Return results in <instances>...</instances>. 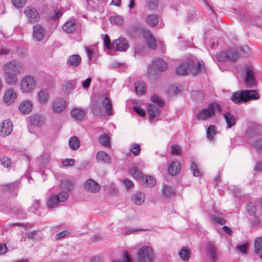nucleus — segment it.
<instances>
[{
    "mask_svg": "<svg viewBox=\"0 0 262 262\" xmlns=\"http://www.w3.org/2000/svg\"><path fill=\"white\" fill-rule=\"evenodd\" d=\"M91 105L92 113L95 116H100L102 115V106L107 115L110 116L113 114L112 104L105 94L94 97L92 99Z\"/></svg>",
    "mask_w": 262,
    "mask_h": 262,
    "instance_id": "nucleus-1",
    "label": "nucleus"
},
{
    "mask_svg": "<svg viewBox=\"0 0 262 262\" xmlns=\"http://www.w3.org/2000/svg\"><path fill=\"white\" fill-rule=\"evenodd\" d=\"M258 94L254 90H241L234 92L231 96V100L235 103L246 102L253 99H258Z\"/></svg>",
    "mask_w": 262,
    "mask_h": 262,
    "instance_id": "nucleus-2",
    "label": "nucleus"
},
{
    "mask_svg": "<svg viewBox=\"0 0 262 262\" xmlns=\"http://www.w3.org/2000/svg\"><path fill=\"white\" fill-rule=\"evenodd\" d=\"M151 100L154 104H149L147 106V113L150 120L153 119L159 114V107H163L164 104L163 100L156 95L151 96Z\"/></svg>",
    "mask_w": 262,
    "mask_h": 262,
    "instance_id": "nucleus-3",
    "label": "nucleus"
},
{
    "mask_svg": "<svg viewBox=\"0 0 262 262\" xmlns=\"http://www.w3.org/2000/svg\"><path fill=\"white\" fill-rule=\"evenodd\" d=\"M68 197V193L65 191H61L57 195L51 196L47 202V208L51 209L60 205V203L67 200Z\"/></svg>",
    "mask_w": 262,
    "mask_h": 262,
    "instance_id": "nucleus-4",
    "label": "nucleus"
},
{
    "mask_svg": "<svg viewBox=\"0 0 262 262\" xmlns=\"http://www.w3.org/2000/svg\"><path fill=\"white\" fill-rule=\"evenodd\" d=\"M152 248L150 246H143L137 253L138 262H154Z\"/></svg>",
    "mask_w": 262,
    "mask_h": 262,
    "instance_id": "nucleus-5",
    "label": "nucleus"
},
{
    "mask_svg": "<svg viewBox=\"0 0 262 262\" xmlns=\"http://www.w3.org/2000/svg\"><path fill=\"white\" fill-rule=\"evenodd\" d=\"M36 84V80L33 76H25L20 82V91L23 93H29L35 89Z\"/></svg>",
    "mask_w": 262,
    "mask_h": 262,
    "instance_id": "nucleus-6",
    "label": "nucleus"
},
{
    "mask_svg": "<svg viewBox=\"0 0 262 262\" xmlns=\"http://www.w3.org/2000/svg\"><path fill=\"white\" fill-rule=\"evenodd\" d=\"M188 68H190V72L193 76H196L200 73L202 72L204 70V66L202 61H199L195 57H191L188 60Z\"/></svg>",
    "mask_w": 262,
    "mask_h": 262,
    "instance_id": "nucleus-7",
    "label": "nucleus"
},
{
    "mask_svg": "<svg viewBox=\"0 0 262 262\" xmlns=\"http://www.w3.org/2000/svg\"><path fill=\"white\" fill-rule=\"evenodd\" d=\"M24 14L27 17L28 23H35L38 21L39 15L36 9L32 6H28L25 8Z\"/></svg>",
    "mask_w": 262,
    "mask_h": 262,
    "instance_id": "nucleus-8",
    "label": "nucleus"
},
{
    "mask_svg": "<svg viewBox=\"0 0 262 262\" xmlns=\"http://www.w3.org/2000/svg\"><path fill=\"white\" fill-rule=\"evenodd\" d=\"M168 68L167 62L162 58H155L152 61L150 69L156 72H162Z\"/></svg>",
    "mask_w": 262,
    "mask_h": 262,
    "instance_id": "nucleus-9",
    "label": "nucleus"
},
{
    "mask_svg": "<svg viewBox=\"0 0 262 262\" xmlns=\"http://www.w3.org/2000/svg\"><path fill=\"white\" fill-rule=\"evenodd\" d=\"M83 187L86 191L97 193L101 189V186L92 179H87L84 183Z\"/></svg>",
    "mask_w": 262,
    "mask_h": 262,
    "instance_id": "nucleus-10",
    "label": "nucleus"
},
{
    "mask_svg": "<svg viewBox=\"0 0 262 262\" xmlns=\"http://www.w3.org/2000/svg\"><path fill=\"white\" fill-rule=\"evenodd\" d=\"M6 70H10L15 74L20 73L24 69L23 63L16 61H13L6 63L4 66Z\"/></svg>",
    "mask_w": 262,
    "mask_h": 262,
    "instance_id": "nucleus-11",
    "label": "nucleus"
},
{
    "mask_svg": "<svg viewBox=\"0 0 262 262\" xmlns=\"http://www.w3.org/2000/svg\"><path fill=\"white\" fill-rule=\"evenodd\" d=\"M13 131V124L9 120H4L0 125V136L6 137Z\"/></svg>",
    "mask_w": 262,
    "mask_h": 262,
    "instance_id": "nucleus-12",
    "label": "nucleus"
},
{
    "mask_svg": "<svg viewBox=\"0 0 262 262\" xmlns=\"http://www.w3.org/2000/svg\"><path fill=\"white\" fill-rule=\"evenodd\" d=\"M213 114V102L210 103L208 108L201 110L196 116L199 120H205Z\"/></svg>",
    "mask_w": 262,
    "mask_h": 262,
    "instance_id": "nucleus-13",
    "label": "nucleus"
},
{
    "mask_svg": "<svg viewBox=\"0 0 262 262\" xmlns=\"http://www.w3.org/2000/svg\"><path fill=\"white\" fill-rule=\"evenodd\" d=\"M67 103L63 98H57L53 102L52 109L53 112L59 113L62 112L66 107Z\"/></svg>",
    "mask_w": 262,
    "mask_h": 262,
    "instance_id": "nucleus-14",
    "label": "nucleus"
},
{
    "mask_svg": "<svg viewBox=\"0 0 262 262\" xmlns=\"http://www.w3.org/2000/svg\"><path fill=\"white\" fill-rule=\"evenodd\" d=\"M33 107V102L29 100L23 101L19 105V112L24 115H28L32 112Z\"/></svg>",
    "mask_w": 262,
    "mask_h": 262,
    "instance_id": "nucleus-15",
    "label": "nucleus"
},
{
    "mask_svg": "<svg viewBox=\"0 0 262 262\" xmlns=\"http://www.w3.org/2000/svg\"><path fill=\"white\" fill-rule=\"evenodd\" d=\"M113 49L121 52L126 50L129 47V45L125 38H119L113 43Z\"/></svg>",
    "mask_w": 262,
    "mask_h": 262,
    "instance_id": "nucleus-16",
    "label": "nucleus"
},
{
    "mask_svg": "<svg viewBox=\"0 0 262 262\" xmlns=\"http://www.w3.org/2000/svg\"><path fill=\"white\" fill-rule=\"evenodd\" d=\"M4 77L6 83L11 85H15L18 82L16 74L11 72L10 70L4 68Z\"/></svg>",
    "mask_w": 262,
    "mask_h": 262,
    "instance_id": "nucleus-17",
    "label": "nucleus"
},
{
    "mask_svg": "<svg viewBox=\"0 0 262 262\" xmlns=\"http://www.w3.org/2000/svg\"><path fill=\"white\" fill-rule=\"evenodd\" d=\"M45 35L44 28L39 24L33 26V37L36 41L41 40Z\"/></svg>",
    "mask_w": 262,
    "mask_h": 262,
    "instance_id": "nucleus-18",
    "label": "nucleus"
},
{
    "mask_svg": "<svg viewBox=\"0 0 262 262\" xmlns=\"http://www.w3.org/2000/svg\"><path fill=\"white\" fill-rule=\"evenodd\" d=\"M17 98V93L12 88L8 89L5 92L3 100L5 103L10 104L13 103Z\"/></svg>",
    "mask_w": 262,
    "mask_h": 262,
    "instance_id": "nucleus-19",
    "label": "nucleus"
},
{
    "mask_svg": "<svg viewBox=\"0 0 262 262\" xmlns=\"http://www.w3.org/2000/svg\"><path fill=\"white\" fill-rule=\"evenodd\" d=\"M246 78L245 82L247 84L251 86L255 83V78L253 74V69L251 66L247 65L245 67Z\"/></svg>",
    "mask_w": 262,
    "mask_h": 262,
    "instance_id": "nucleus-20",
    "label": "nucleus"
},
{
    "mask_svg": "<svg viewBox=\"0 0 262 262\" xmlns=\"http://www.w3.org/2000/svg\"><path fill=\"white\" fill-rule=\"evenodd\" d=\"M143 35L148 47L152 49L157 48L156 40L149 30H145L143 31Z\"/></svg>",
    "mask_w": 262,
    "mask_h": 262,
    "instance_id": "nucleus-21",
    "label": "nucleus"
},
{
    "mask_svg": "<svg viewBox=\"0 0 262 262\" xmlns=\"http://www.w3.org/2000/svg\"><path fill=\"white\" fill-rule=\"evenodd\" d=\"M32 240L35 242H39L42 239V233L39 230H33L25 233V239Z\"/></svg>",
    "mask_w": 262,
    "mask_h": 262,
    "instance_id": "nucleus-22",
    "label": "nucleus"
},
{
    "mask_svg": "<svg viewBox=\"0 0 262 262\" xmlns=\"http://www.w3.org/2000/svg\"><path fill=\"white\" fill-rule=\"evenodd\" d=\"M38 101L40 104H45L47 103L50 99L49 91L46 89L40 90L37 93Z\"/></svg>",
    "mask_w": 262,
    "mask_h": 262,
    "instance_id": "nucleus-23",
    "label": "nucleus"
},
{
    "mask_svg": "<svg viewBox=\"0 0 262 262\" xmlns=\"http://www.w3.org/2000/svg\"><path fill=\"white\" fill-rule=\"evenodd\" d=\"M96 159L98 162L110 164L111 163V158L105 152L99 151L96 154Z\"/></svg>",
    "mask_w": 262,
    "mask_h": 262,
    "instance_id": "nucleus-24",
    "label": "nucleus"
},
{
    "mask_svg": "<svg viewBox=\"0 0 262 262\" xmlns=\"http://www.w3.org/2000/svg\"><path fill=\"white\" fill-rule=\"evenodd\" d=\"M81 62V57L78 54H73L70 56L67 61V64L69 67H76Z\"/></svg>",
    "mask_w": 262,
    "mask_h": 262,
    "instance_id": "nucleus-25",
    "label": "nucleus"
},
{
    "mask_svg": "<svg viewBox=\"0 0 262 262\" xmlns=\"http://www.w3.org/2000/svg\"><path fill=\"white\" fill-rule=\"evenodd\" d=\"M145 195L142 192H137L134 193L132 196L133 203L137 205H142L145 201Z\"/></svg>",
    "mask_w": 262,
    "mask_h": 262,
    "instance_id": "nucleus-26",
    "label": "nucleus"
},
{
    "mask_svg": "<svg viewBox=\"0 0 262 262\" xmlns=\"http://www.w3.org/2000/svg\"><path fill=\"white\" fill-rule=\"evenodd\" d=\"M142 185L144 187H153L156 184V180L150 176H143L140 179Z\"/></svg>",
    "mask_w": 262,
    "mask_h": 262,
    "instance_id": "nucleus-27",
    "label": "nucleus"
},
{
    "mask_svg": "<svg viewBox=\"0 0 262 262\" xmlns=\"http://www.w3.org/2000/svg\"><path fill=\"white\" fill-rule=\"evenodd\" d=\"M146 22L150 27H155L159 22V16L157 14H149L146 17Z\"/></svg>",
    "mask_w": 262,
    "mask_h": 262,
    "instance_id": "nucleus-28",
    "label": "nucleus"
},
{
    "mask_svg": "<svg viewBox=\"0 0 262 262\" xmlns=\"http://www.w3.org/2000/svg\"><path fill=\"white\" fill-rule=\"evenodd\" d=\"M77 27V25L74 20L68 21L66 23L62 26V29L64 31L68 33L73 32L76 30Z\"/></svg>",
    "mask_w": 262,
    "mask_h": 262,
    "instance_id": "nucleus-29",
    "label": "nucleus"
},
{
    "mask_svg": "<svg viewBox=\"0 0 262 262\" xmlns=\"http://www.w3.org/2000/svg\"><path fill=\"white\" fill-rule=\"evenodd\" d=\"M180 258L183 261H187L190 257L191 251L187 247H183L179 252Z\"/></svg>",
    "mask_w": 262,
    "mask_h": 262,
    "instance_id": "nucleus-30",
    "label": "nucleus"
},
{
    "mask_svg": "<svg viewBox=\"0 0 262 262\" xmlns=\"http://www.w3.org/2000/svg\"><path fill=\"white\" fill-rule=\"evenodd\" d=\"M135 89L136 93L138 95H142L144 94L146 90L145 84L142 81H138L135 82Z\"/></svg>",
    "mask_w": 262,
    "mask_h": 262,
    "instance_id": "nucleus-31",
    "label": "nucleus"
},
{
    "mask_svg": "<svg viewBox=\"0 0 262 262\" xmlns=\"http://www.w3.org/2000/svg\"><path fill=\"white\" fill-rule=\"evenodd\" d=\"M190 70L187 61L186 62H184L177 68L176 73L179 75H185Z\"/></svg>",
    "mask_w": 262,
    "mask_h": 262,
    "instance_id": "nucleus-32",
    "label": "nucleus"
},
{
    "mask_svg": "<svg viewBox=\"0 0 262 262\" xmlns=\"http://www.w3.org/2000/svg\"><path fill=\"white\" fill-rule=\"evenodd\" d=\"M162 191L164 196L167 198L174 195L176 193V190L173 187L166 184L164 185Z\"/></svg>",
    "mask_w": 262,
    "mask_h": 262,
    "instance_id": "nucleus-33",
    "label": "nucleus"
},
{
    "mask_svg": "<svg viewBox=\"0 0 262 262\" xmlns=\"http://www.w3.org/2000/svg\"><path fill=\"white\" fill-rule=\"evenodd\" d=\"M224 117L228 128H231L236 124V120L233 115L230 113H225L224 115Z\"/></svg>",
    "mask_w": 262,
    "mask_h": 262,
    "instance_id": "nucleus-34",
    "label": "nucleus"
},
{
    "mask_svg": "<svg viewBox=\"0 0 262 262\" xmlns=\"http://www.w3.org/2000/svg\"><path fill=\"white\" fill-rule=\"evenodd\" d=\"M180 171V165L177 162H172L168 167V172L171 175H176Z\"/></svg>",
    "mask_w": 262,
    "mask_h": 262,
    "instance_id": "nucleus-35",
    "label": "nucleus"
},
{
    "mask_svg": "<svg viewBox=\"0 0 262 262\" xmlns=\"http://www.w3.org/2000/svg\"><path fill=\"white\" fill-rule=\"evenodd\" d=\"M71 116L76 120H81L83 119L85 112L82 110L75 108L71 111Z\"/></svg>",
    "mask_w": 262,
    "mask_h": 262,
    "instance_id": "nucleus-36",
    "label": "nucleus"
},
{
    "mask_svg": "<svg viewBox=\"0 0 262 262\" xmlns=\"http://www.w3.org/2000/svg\"><path fill=\"white\" fill-rule=\"evenodd\" d=\"M75 82L74 81H69L63 85V91L66 94H69L75 89Z\"/></svg>",
    "mask_w": 262,
    "mask_h": 262,
    "instance_id": "nucleus-37",
    "label": "nucleus"
},
{
    "mask_svg": "<svg viewBox=\"0 0 262 262\" xmlns=\"http://www.w3.org/2000/svg\"><path fill=\"white\" fill-rule=\"evenodd\" d=\"M80 144L79 139L76 136L72 137L69 139V146L70 148L74 150H76L79 148Z\"/></svg>",
    "mask_w": 262,
    "mask_h": 262,
    "instance_id": "nucleus-38",
    "label": "nucleus"
},
{
    "mask_svg": "<svg viewBox=\"0 0 262 262\" xmlns=\"http://www.w3.org/2000/svg\"><path fill=\"white\" fill-rule=\"evenodd\" d=\"M130 174L136 179H139L140 180L143 177L142 172L138 169L136 166H133L129 169Z\"/></svg>",
    "mask_w": 262,
    "mask_h": 262,
    "instance_id": "nucleus-39",
    "label": "nucleus"
},
{
    "mask_svg": "<svg viewBox=\"0 0 262 262\" xmlns=\"http://www.w3.org/2000/svg\"><path fill=\"white\" fill-rule=\"evenodd\" d=\"M31 122L34 125L40 126L44 123V120L42 116L39 115H35L31 117Z\"/></svg>",
    "mask_w": 262,
    "mask_h": 262,
    "instance_id": "nucleus-40",
    "label": "nucleus"
},
{
    "mask_svg": "<svg viewBox=\"0 0 262 262\" xmlns=\"http://www.w3.org/2000/svg\"><path fill=\"white\" fill-rule=\"evenodd\" d=\"M254 252L257 254H259L262 252V237H259L255 239Z\"/></svg>",
    "mask_w": 262,
    "mask_h": 262,
    "instance_id": "nucleus-41",
    "label": "nucleus"
},
{
    "mask_svg": "<svg viewBox=\"0 0 262 262\" xmlns=\"http://www.w3.org/2000/svg\"><path fill=\"white\" fill-rule=\"evenodd\" d=\"M227 55H228V60L233 61L238 57V53L236 50L230 49L226 51Z\"/></svg>",
    "mask_w": 262,
    "mask_h": 262,
    "instance_id": "nucleus-42",
    "label": "nucleus"
},
{
    "mask_svg": "<svg viewBox=\"0 0 262 262\" xmlns=\"http://www.w3.org/2000/svg\"><path fill=\"white\" fill-rule=\"evenodd\" d=\"M19 183L18 182H14L10 184L3 185L2 186V189L3 191L9 192L12 190L15 189L18 187Z\"/></svg>",
    "mask_w": 262,
    "mask_h": 262,
    "instance_id": "nucleus-43",
    "label": "nucleus"
},
{
    "mask_svg": "<svg viewBox=\"0 0 262 262\" xmlns=\"http://www.w3.org/2000/svg\"><path fill=\"white\" fill-rule=\"evenodd\" d=\"M110 22L111 24L121 26L124 23L123 17L120 15L112 16L110 18Z\"/></svg>",
    "mask_w": 262,
    "mask_h": 262,
    "instance_id": "nucleus-44",
    "label": "nucleus"
},
{
    "mask_svg": "<svg viewBox=\"0 0 262 262\" xmlns=\"http://www.w3.org/2000/svg\"><path fill=\"white\" fill-rule=\"evenodd\" d=\"M61 187L64 190L63 191L67 192L71 190L73 187V183L70 180H63L61 182Z\"/></svg>",
    "mask_w": 262,
    "mask_h": 262,
    "instance_id": "nucleus-45",
    "label": "nucleus"
},
{
    "mask_svg": "<svg viewBox=\"0 0 262 262\" xmlns=\"http://www.w3.org/2000/svg\"><path fill=\"white\" fill-rule=\"evenodd\" d=\"M99 141L101 145L106 147L110 146L109 137L107 134H103L99 138Z\"/></svg>",
    "mask_w": 262,
    "mask_h": 262,
    "instance_id": "nucleus-46",
    "label": "nucleus"
},
{
    "mask_svg": "<svg viewBox=\"0 0 262 262\" xmlns=\"http://www.w3.org/2000/svg\"><path fill=\"white\" fill-rule=\"evenodd\" d=\"M129 150L134 156H138L141 151L140 146L139 144L133 143L130 145Z\"/></svg>",
    "mask_w": 262,
    "mask_h": 262,
    "instance_id": "nucleus-47",
    "label": "nucleus"
},
{
    "mask_svg": "<svg viewBox=\"0 0 262 262\" xmlns=\"http://www.w3.org/2000/svg\"><path fill=\"white\" fill-rule=\"evenodd\" d=\"M228 55H227L226 51H222L217 53L216 54V58L220 61H225L228 60Z\"/></svg>",
    "mask_w": 262,
    "mask_h": 262,
    "instance_id": "nucleus-48",
    "label": "nucleus"
},
{
    "mask_svg": "<svg viewBox=\"0 0 262 262\" xmlns=\"http://www.w3.org/2000/svg\"><path fill=\"white\" fill-rule=\"evenodd\" d=\"M190 169L193 172V174L194 177H200L201 176V172L197 168L196 164L193 161L191 163Z\"/></svg>",
    "mask_w": 262,
    "mask_h": 262,
    "instance_id": "nucleus-49",
    "label": "nucleus"
},
{
    "mask_svg": "<svg viewBox=\"0 0 262 262\" xmlns=\"http://www.w3.org/2000/svg\"><path fill=\"white\" fill-rule=\"evenodd\" d=\"M27 0H12V3L17 8H23L26 4Z\"/></svg>",
    "mask_w": 262,
    "mask_h": 262,
    "instance_id": "nucleus-50",
    "label": "nucleus"
},
{
    "mask_svg": "<svg viewBox=\"0 0 262 262\" xmlns=\"http://www.w3.org/2000/svg\"><path fill=\"white\" fill-rule=\"evenodd\" d=\"M158 0H146V6L150 9H155L158 6Z\"/></svg>",
    "mask_w": 262,
    "mask_h": 262,
    "instance_id": "nucleus-51",
    "label": "nucleus"
},
{
    "mask_svg": "<svg viewBox=\"0 0 262 262\" xmlns=\"http://www.w3.org/2000/svg\"><path fill=\"white\" fill-rule=\"evenodd\" d=\"M199 18L198 14L195 11H190L188 13L187 20L189 22L194 21Z\"/></svg>",
    "mask_w": 262,
    "mask_h": 262,
    "instance_id": "nucleus-52",
    "label": "nucleus"
},
{
    "mask_svg": "<svg viewBox=\"0 0 262 262\" xmlns=\"http://www.w3.org/2000/svg\"><path fill=\"white\" fill-rule=\"evenodd\" d=\"M246 210L250 214H254L256 211L255 205L251 203H248L247 205Z\"/></svg>",
    "mask_w": 262,
    "mask_h": 262,
    "instance_id": "nucleus-53",
    "label": "nucleus"
},
{
    "mask_svg": "<svg viewBox=\"0 0 262 262\" xmlns=\"http://www.w3.org/2000/svg\"><path fill=\"white\" fill-rule=\"evenodd\" d=\"M171 154L173 155H181V148L178 145H172L171 146Z\"/></svg>",
    "mask_w": 262,
    "mask_h": 262,
    "instance_id": "nucleus-54",
    "label": "nucleus"
},
{
    "mask_svg": "<svg viewBox=\"0 0 262 262\" xmlns=\"http://www.w3.org/2000/svg\"><path fill=\"white\" fill-rule=\"evenodd\" d=\"M1 164L5 167L8 168L11 164V160L7 157H4L1 159Z\"/></svg>",
    "mask_w": 262,
    "mask_h": 262,
    "instance_id": "nucleus-55",
    "label": "nucleus"
},
{
    "mask_svg": "<svg viewBox=\"0 0 262 262\" xmlns=\"http://www.w3.org/2000/svg\"><path fill=\"white\" fill-rule=\"evenodd\" d=\"M75 163V161L73 159H66L62 162V164L64 167L73 166Z\"/></svg>",
    "mask_w": 262,
    "mask_h": 262,
    "instance_id": "nucleus-56",
    "label": "nucleus"
},
{
    "mask_svg": "<svg viewBox=\"0 0 262 262\" xmlns=\"http://www.w3.org/2000/svg\"><path fill=\"white\" fill-rule=\"evenodd\" d=\"M62 13L57 8L54 9L53 14L50 16V18L54 20L58 19L61 15Z\"/></svg>",
    "mask_w": 262,
    "mask_h": 262,
    "instance_id": "nucleus-57",
    "label": "nucleus"
},
{
    "mask_svg": "<svg viewBox=\"0 0 262 262\" xmlns=\"http://www.w3.org/2000/svg\"><path fill=\"white\" fill-rule=\"evenodd\" d=\"M104 45L108 49H112L113 48V44L111 43L110 37L108 35H105L104 38Z\"/></svg>",
    "mask_w": 262,
    "mask_h": 262,
    "instance_id": "nucleus-58",
    "label": "nucleus"
},
{
    "mask_svg": "<svg viewBox=\"0 0 262 262\" xmlns=\"http://www.w3.org/2000/svg\"><path fill=\"white\" fill-rule=\"evenodd\" d=\"M248 246H249L248 244L246 243V244L237 246V249L241 253L246 254L247 252V250Z\"/></svg>",
    "mask_w": 262,
    "mask_h": 262,
    "instance_id": "nucleus-59",
    "label": "nucleus"
},
{
    "mask_svg": "<svg viewBox=\"0 0 262 262\" xmlns=\"http://www.w3.org/2000/svg\"><path fill=\"white\" fill-rule=\"evenodd\" d=\"M122 182L127 189H130L134 186V183L128 179L123 180Z\"/></svg>",
    "mask_w": 262,
    "mask_h": 262,
    "instance_id": "nucleus-60",
    "label": "nucleus"
},
{
    "mask_svg": "<svg viewBox=\"0 0 262 262\" xmlns=\"http://www.w3.org/2000/svg\"><path fill=\"white\" fill-rule=\"evenodd\" d=\"M123 262H133V260L129 254L126 252H124L122 254Z\"/></svg>",
    "mask_w": 262,
    "mask_h": 262,
    "instance_id": "nucleus-61",
    "label": "nucleus"
},
{
    "mask_svg": "<svg viewBox=\"0 0 262 262\" xmlns=\"http://www.w3.org/2000/svg\"><path fill=\"white\" fill-rule=\"evenodd\" d=\"M179 92V88L174 85L171 86L169 89V94L170 95H175Z\"/></svg>",
    "mask_w": 262,
    "mask_h": 262,
    "instance_id": "nucleus-62",
    "label": "nucleus"
},
{
    "mask_svg": "<svg viewBox=\"0 0 262 262\" xmlns=\"http://www.w3.org/2000/svg\"><path fill=\"white\" fill-rule=\"evenodd\" d=\"M207 138L211 140L213 138V125H210L207 130Z\"/></svg>",
    "mask_w": 262,
    "mask_h": 262,
    "instance_id": "nucleus-63",
    "label": "nucleus"
},
{
    "mask_svg": "<svg viewBox=\"0 0 262 262\" xmlns=\"http://www.w3.org/2000/svg\"><path fill=\"white\" fill-rule=\"evenodd\" d=\"M134 110L140 116L144 117L145 115V111L140 107L137 106L133 107Z\"/></svg>",
    "mask_w": 262,
    "mask_h": 262,
    "instance_id": "nucleus-64",
    "label": "nucleus"
}]
</instances>
